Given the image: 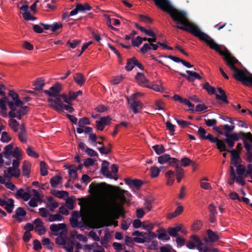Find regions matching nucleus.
Listing matches in <instances>:
<instances>
[{
    "instance_id": "obj_29",
    "label": "nucleus",
    "mask_w": 252,
    "mask_h": 252,
    "mask_svg": "<svg viewBox=\"0 0 252 252\" xmlns=\"http://www.w3.org/2000/svg\"><path fill=\"white\" fill-rule=\"evenodd\" d=\"M44 80L41 79H38L35 82L34 84V90L36 91L42 90L43 87L44 86Z\"/></svg>"
},
{
    "instance_id": "obj_46",
    "label": "nucleus",
    "mask_w": 252,
    "mask_h": 252,
    "mask_svg": "<svg viewBox=\"0 0 252 252\" xmlns=\"http://www.w3.org/2000/svg\"><path fill=\"white\" fill-rule=\"evenodd\" d=\"M90 122L87 117H83L80 119L78 122V126L80 127H84V125H90Z\"/></svg>"
},
{
    "instance_id": "obj_14",
    "label": "nucleus",
    "mask_w": 252,
    "mask_h": 252,
    "mask_svg": "<svg viewBox=\"0 0 252 252\" xmlns=\"http://www.w3.org/2000/svg\"><path fill=\"white\" fill-rule=\"evenodd\" d=\"M26 214V211L22 207H19L15 210V214L12 216V218L21 222L23 220L22 217H25Z\"/></svg>"
},
{
    "instance_id": "obj_20",
    "label": "nucleus",
    "mask_w": 252,
    "mask_h": 252,
    "mask_svg": "<svg viewBox=\"0 0 252 252\" xmlns=\"http://www.w3.org/2000/svg\"><path fill=\"white\" fill-rule=\"evenodd\" d=\"M137 59L135 57H133L130 59H127L126 64L125 66L126 70L129 71L133 69L134 67L136 65L137 63Z\"/></svg>"
},
{
    "instance_id": "obj_38",
    "label": "nucleus",
    "mask_w": 252,
    "mask_h": 252,
    "mask_svg": "<svg viewBox=\"0 0 252 252\" xmlns=\"http://www.w3.org/2000/svg\"><path fill=\"white\" fill-rule=\"evenodd\" d=\"M40 174L41 176H45L47 175L48 171L47 170V164L44 161H42L40 163Z\"/></svg>"
},
{
    "instance_id": "obj_8",
    "label": "nucleus",
    "mask_w": 252,
    "mask_h": 252,
    "mask_svg": "<svg viewBox=\"0 0 252 252\" xmlns=\"http://www.w3.org/2000/svg\"><path fill=\"white\" fill-rule=\"evenodd\" d=\"M75 6V8L70 11V15L74 16L79 12H84L86 10L90 11L92 9V7L88 3H85L84 4L76 3Z\"/></svg>"
},
{
    "instance_id": "obj_57",
    "label": "nucleus",
    "mask_w": 252,
    "mask_h": 252,
    "mask_svg": "<svg viewBox=\"0 0 252 252\" xmlns=\"http://www.w3.org/2000/svg\"><path fill=\"white\" fill-rule=\"evenodd\" d=\"M59 96L61 97L63 99L64 102L67 103L68 104L70 105L72 104V100L70 95L68 97L67 95L65 94H61L59 95Z\"/></svg>"
},
{
    "instance_id": "obj_19",
    "label": "nucleus",
    "mask_w": 252,
    "mask_h": 252,
    "mask_svg": "<svg viewBox=\"0 0 252 252\" xmlns=\"http://www.w3.org/2000/svg\"><path fill=\"white\" fill-rule=\"evenodd\" d=\"M218 91L220 94H216V98L218 100H221L226 103H228L229 102L227 99V96L225 92L221 88H218Z\"/></svg>"
},
{
    "instance_id": "obj_6",
    "label": "nucleus",
    "mask_w": 252,
    "mask_h": 252,
    "mask_svg": "<svg viewBox=\"0 0 252 252\" xmlns=\"http://www.w3.org/2000/svg\"><path fill=\"white\" fill-rule=\"evenodd\" d=\"M137 94H133L130 98H127L128 104L135 114L140 112L143 107V103L140 101L136 100Z\"/></svg>"
},
{
    "instance_id": "obj_47",
    "label": "nucleus",
    "mask_w": 252,
    "mask_h": 252,
    "mask_svg": "<svg viewBox=\"0 0 252 252\" xmlns=\"http://www.w3.org/2000/svg\"><path fill=\"white\" fill-rule=\"evenodd\" d=\"M246 172V167L243 164H239V165L236 167V173L238 175H242L245 174Z\"/></svg>"
},
{
    "instance_id": "obj_60",
    "label": "nucleus",
    "mask_w": 252,
    "mask_h": 252,
    "mask_svg": "<svg viewBox=\"0 0 252 252\" xmlns=\"http://www.w3.org/2000/svg\"><path fill=\"white\" fill-rule=\"evenodd\" d=\"M97 150L101 154L108 155L111 153V150L110 149L106 148L104 146L98 147Z\"/></svg>"
},
{
    "instance_id": "obj_39",
    "label": "nucleus",
    "mask_w": 252,
    "mask_h": 252,
    "mask_svg": "<svg viewBox=\"0 0 252 252\" xmlns=\"http://www.w3.org/2000/svg\"><path fill=\"white\" fill-rule=\"evenodd\" d=\"M63 217L59 214H50L48 220L50 222L55 221H61L63 220Z\"/></svg>"
},
{
    "instance_id": "obj_43",
    "label": "nucleus",
    "mask_w": 252,
    "mask_h": 252,
    "mask_svg": "<svg viewBox=\"0 0 252 252\" xmlns=\"http://www.w3.org/2000/svg\"><path fill=\"white\" fill-rule=\"evenodd\" d=\"M139 19L140 21L146 24H151L153 22V20L150 17L143 15H139Z\"/></svg>"
},
{
    "instance_id": "obj_48",
    "label": "nucleus",
    "mask_w": 252,
    "mask_h": 252,
    "mask_svg": "<svg viewBox=\"0 0 252 252\" xmlns=\"http://www.w3.org/2000/svg\"><path fill=\"white\" fill-rule=\"evenodd\" d=\"M12 155L15 158L21 159V149L18 147H16L14 150L12 151Z\"/></svg>"
},
{
    "instance_id": "obj_9",
    "label": "nucleus",
    "mask_w": 252,
    "mask_h": 252,
    "mask_svg": "<svg viewBox=\"0 0 252 252\" xmlns=\"http://www.w3.org/2000/svg\"><path fill=\"white\" fill-rule=\"evenodd\" d=\"M20 170L17 169L15 168L9 167L7 170L3 171V176L5 178L10 179L14 177L18 178L20 176Z\"/></svg>"
},
{
    "instance_id": "obj_50",
    "label": "nucleus",
    "mask_w": 252,
    "mask_h": 252,
    "mask_svg": "<svg viewBox=\"0 0 252 252\" xmlns=\"http://www.w3.org/2000/svg\"><path fill=\"white\" fill-rule=\"evenodd\" d=\"M142 37L140 36L136 37L135 39H132L131 41L132 45L134 47H139L142 43Z\"/></svg>"
},
{
    "instance_id": "obj_22",
    "label": "nucleus",
    "mask_w": 252,
    "mask_h": 252,
    "mask_svg": "<svg viewBox=\"0 0 252 252\" xmlns=\"http://www.w3.org/2000/svg\"><path fill=\"white\" fill-rule=\"evenodd\" d=\"M13 149V145L12 143L7 145L4 147L2 154L5 158L8 159L10 158V156L12 155Z\"/></svg>"
},
{
    "instance_id": "obj_7",
    "label": "nucleus",
    "mask_w": 252,
    "mask_h": 252,
    "mask_svg": "<svg viewBox=\"0 0 252 252\" xmlns=\"http://www.w3.org/2000/svg\"><path fill=\"white\" fill-rule=\"evenodd\" d=\"M142 233L143 234L141 236L142 238L134 237L133 241L138 243H144L145 242H149L152 239L157 237V234L152 231L142 232Z\"/></svg>"
},
{
    "instance_id": "obj_27",
    "label": "nucleus",
    "mask_w": 252,
    "mask_h": 252,
    "mask_svg": "<svg viewBox=\"0 0 252 252\" xmlns=\"http://www.w3.org/2000/svg\"><path fill=\"white\" fill-rule=\"evenodd\" d=\"M51 193L53 195L59 198H63L64 197L68 196V192L64 190H52Z\"/></svg>"
},
{
    "instance_id": "obj_41",
    "label": "nucleus",
    "mask_w": 252,
    "mask_h": 252,
    "mask_svg": "<svg viewBox=\"0 0 252 252\" xmlns=\"http://www.w3.org/2000/svg\"><path fill=\"white\" fill-rule=\"evenodd\" d=\"M150 171L151 176L152 178H156L158 177L160 172L159 168L156 166L151 167L150 168Z\"/></svg>"
},
{
    "instance_id": "obj_25",
    "label": "nucleus",
    "mask_w": 252,
    "mask_h": 252,
    "mask_svg": "<svg viewBox=\"0 0 252 252\" xmlns=\"http://www.w3.org/2000/svg\"><path fill=\"white\" fill-rule=\"evenodd\" d=\"M31 164L30 162L24 160L22 166V172L24 176L29 177L30 173Z\"/></svg>"
},
{
    "instance_id": "obj_30",
    "label": "nucleus",
    "mask_w": 252,
    "mask_h": 252,
    "mask_svg": "<svg viewBox=\"0 0 252 252\" xmlns=\"http://www.w3.org/2000/svg\"><path fill=\"white\" fill-rule=\"evenodd\" d=\"M170 159V156L168 154H164L158 158V161L160 164H163L165 163L168 162L169 160Z\"/></svg>"
},
{
    "instance_id": "obj_1",
    "label": "nucleus",
    "mask_w": 252,
    "mask_h": 252,
    "mask_svg": "<svg viewBox=\"0 0 252 252\" xmlns=\"http://www.w3.org/2000/svg\"><path fill=\"white\" fill-rule=\"evenodd\" d=\"M89 189L92 193L100 197H105L109 191H113V194L110 201H105L101 204L99 210L104 216L114 219H118L120 216L125 217L123 206L128 202L127 198L131 196L128 191L105 182H92L89 186Z\"/></svg>"
},
{
    "instance_id": "obj_31",
    "label": "nucleus",
    "mask_w": 252,
    "mask_h": 252,
    "mask_svg": "<svg viewBox=\"0 0 252 252\" xmlns=\"http://www.w3.org/2000/svg\"><path fill=\"white\" fill-rule=\"evenodd\" d=\"M153 150L155 151L156 153L160 155L165 152V149L163 145H155L152 147Z\"/></svg>"
},
{
    "instance_id": "obj_32",
    "label": "nucleus",
    "mask_w": 252,
    "mask_h": 252,
    "mask_svg": "<svg viewBox=\"0 0 252 252\" xmlns=\"http://www.w3.org/2000/svg\"><path fill=\"white\" fill-rule=\"evenodd\" d=\"M183 211V207L182 206H178L174 212L169 214L168 218L169 219H172L180 215Z\"/></svg>"
},
{
    "instance_id": "obj_37",
    "label": "nucleus",
    "mask_w": 252,
    "mask_h": 252,
    "mask_svg": "<svg viewBox=\"0 0 252 252\" xmlns=\"http://www.w3.org/2000/svg\"><path fill=\"white\" fill-rule=\"evenodd\" d=\"M42 244L45 246L47 249L52 250L53 249L54 244L51 242L50 240L47 238H44L42 239Z\"/></svg>"
},
{
    "instance_id": "obj_28",
    "label": "nucleus",
    "mask_w": 252,
    "mask_h": 252,
    "mask_svg": "<svg viewBox=\"0 0 252 252\" xmlns=\"http://www.w3.org/2000/svg\"><path fill=\"white\" fill-rule=\"evenodd\" d=\"M207 233L209 241L211 242H215L219 239V236L211 229H208Z\"/></svg>"
},
{
    "instance_id": "obj_51",
    "label": "nucleus",
    "mask_w": 252,
    "mask_h": 252,
    "mask_svg": "<svg viewBox=\"0 0 252 252\" xmlns=\"http://www.w3.org/2000/svg\"><path fill=\"white\" fill-rule=\"evenodd\" d=\"M140 31L149 36H154L155 32L151 29H146L144 27L140 28Z\"/></svg>"
},
{
    "instance_id": "obj_34",
    "label": "nucleus",
    "mask_w": 252,
    "mask_h": 252,
    "mask_svg": "<svg viewBox=\"0 0 252 252\" xmlns=\"http://www.w3.org/2000/svg\"><path fill=\"white\" fill-rule=\"evenodd\" d=\"M75 166L73 165H70L68 168V174L70 178L76 179L77 178V170L74 169Z\"/></svg>"
},
{
    "instance_id": "obj_18",
    "label": "nucleus",
    "mask_w": 252,
    "mask_h": 252,
    "mask_svg": "<svg viewBox=\"0 0 252 252\" xmlns=\"http://www.w3.org/2000/svg\"><path fill=\"white\" fill-rule=\"evenodd\" d=\"M73 79L76 83L80 86H83L86 81L84 75L81 73H76L74 74Z\"/></svg>"
},
{
    "instance_id": "obj_10",
    "label": "nucleus",
    "mask_w": 252,
    "mask_h": 252,
    "mask_svg": "<svg viewBox=\"0 0 252 252\" xmlns=\"http://www.w3.org/2000/svg\"><path fill=\"white\" fill-rule=\"evenodd\" d=\"M186 73L188 74V75H186L184 73L182 72H179V74L182 77L186 78L189 82H193L195 79L200 80L201 79L200 75L196 72L190 70H187Z\"/></svg>"
},
{
    "instance_id": "obj_49",
    "label": "nucleus",
    "mask_w": 252,
    "mask_h": 252,
    "mask_svg": "<svg viewBox=\"0 0 252 252\" xmlns=\"http://www.w3.org/2000/svg\"><path fill=\"white\" fill-rule=\"evenodd\" d=\"M165 125L166 129L171 132V135H173L174 134L173 132L175 130V126L172 124L169 121H167Z\"/></svg>"
},
{
    "instance_id": "obj_23",
    "label": "nucleus",
    "mask_w": 252,
    "mask_h": 252,
    "mask_svg": "<svg viewBox=\"0 0 252 252\" xmlns=\"http://www.w3.org/2000/svg\"><path fill=\"white\" fill-rule=\"evenodd\" d=\"M66 225L65 223L52 224L50 226V230L54 232H57L60 230L66 229Z\"/></svg>"
},
{
    "instance_id": "obj_12",
    "label": "nucleus",
    "mask_w": 252,
    "mask_h": 252,
    "mask_svg": "<svg viewBox=\"0 0 252 252\" xmlns=\"http://www.w3.org/2000/svg\"><path fill=\"white\" fill-rule=\"evenodd\" d=\"M109 162L106 160H103L101 165V174L110 179H114L115 180L117 179V178H114L112 174L108 170V166Z\"/></svg>"
},
{
    "instance_id": "obj_3",
    "label": "nucleus",
    "mask_w": 252,
    "mask_h": 252,
    "mask_svg": "<svg viewBox=\"0 0 252 252\" xmlns=\"http://www.w3.org/2000/svg\"><path fill=\"white\" fill-rule=\"evenodd\" d=\"M204 41L211 49L218 52L220 55L223 56V60L230 69L234 71V78L241 82L243 84L246 86L252 85V74L250 75L247 74L246 72L242 69L237 68L235 64L240 63L239 61L228 51L226 48L224 47V50H221V45L216 43L215 41L208 35V38L204 40H201Z\"/></svg>"
},
{
    "instance_id": "obj_16",
    "label": "nucleus",
    "mask_w": 252,
    "mask_h": 252,
    "mask_svg": "<svg viewBox=\"0 0 252 252\" xmlns=\"http://www.w3.org/2000/svg\"><path fill=\"white\" fill-rule=\"evenodd\" d=\"M244 147L247 151L246 154V160L249 163L252 162V144L251 143H245Z\"/></svg>"
},
{
    "instance_id": "obj_42",
    "label": "nucleus",
    "mask_w": 252,
    "mask_h": 252,
    "mask_svg": "<svg viewBox=\"0 0 252 252\" xmlns=\"http://www.w3.org/2000/svg\"><path fill=\"white\" fill-rule=\"evenodd\" d=\"M26 151L27 154L30 157L34 158H37L39 157L38 154L32 149L31 146H29Z\"/></svg>"
},
{
    "instance_id": "obj_35",
    "label": "nucleus",
    "mask_w": 252,
    "mask_h": 252,
    "mask_svg": "<svg viewBox=\"0 0 252 252\" xmlns=\"http://www.w3.org/2000/svg\"><path fill=\"white\" fill-rule=\"evenodd\" d=\"M62 177L57 175L50 179V184L52 188H55L59 184L61 183Z\"/></svg>"
},
{
    "instance_id": "obj_45",
    "label": "nucleus",
    "mask_w": 252,
    "mask_h": 252,
    "mask_svg": "<svg viewBox=\"0 0 252 252\" xmlns=\"http://www.w3.org/2000/svg\"><path fill=\"white\" fill-rule=\"evenodd\" d=\"M11 140V138L8 136V133L6 131H3L1 133L0 140L3 143H8Z\"/></svg>"
},
{
    "instance_id": "obj_53",
    "label": "nucleus",
    "mask_w": 252,
    "mask_h": 252,
    "mask_svg": "<svg viewBox=\"0 0 252 252\" xmlns=\"http://www.w3.org/2000/svg\"><path fill=\"white\" fill-rule=\"evenodd\" d=\"M151 49L150 44L148 43H144L143 46L140 48V52L143 54H145L148 51Z\"/></svg>"
},
{
    "instance_id": "obj_2",
    "label": "nucleus",
    "mask_w": 252,
    "mask_h": 252,
    "mask_svg": "<svg viewBox=\"0 0 252 252\" xmlns=\"http://www.w3.org/2000/svg\"><path fill=\"white\" fill-rule=\"evenodd\" d=\"M153 0L158 7L168 13L172 19L178 24L176 28L190 32L198 37L200 40L208 37V34L201 32L196 25L190 22L188 14L185 11L176 8L169 0Z\"/></svg>"
},
{
    "instance_id": "obj_56",
    "label": "nucleus",
    "mask_w": 252,
    "mask_h": 252,
    "mask_svg": "<svg viewBox=\"0 0 252 252\" xmlns=\"http://www.w3.org/2000/svg\"><path fill=\"white\" fill-rule=\"evenodd\" d=\"M167 232L170 236L173 237H177L178 236V232L174 227H168Z\"/></svg>"
},
{
    "instance_id": "obj_64",
    "label": "nucleus",
    "mask_w": 252,
    "mask_h": 252,
    "mask_svg": "<svg viewBox=\"0 0 252 252\" xmlns=\"http://www.w3.org/2000/svg\"><path fill=\"white\" fill-rule=\"evenodd\" d=\"M32 237L31 233L29 231H26L23 236V240L26 243H28L30 241V239Z\"/></svg>"
},
{
    "instance_id": "obj_63",
    "label": "nucleus",
    "mask_w": 252,
    "mask_h": 252,
    "mask_svg": "<svg viewBox=\"0 0 252 252\" xmlns=\"http://www.w3.org/2000/svg\"><path fill=\"white\" fill-rule=\"evenodd\" d=\"M39 215L43 218H46L50 216V213L44 208H40L39 209Z\"/></svg>"
},
{
    "instance_id": "obj_58",
    "label": "nucleus",
    "mask_w": 252,
    "mask_h": 252,
    "mask_svg": "<svg viewBox=\"0 0 252 252\" xmlns=\"http://www.w3.org/2000/svg\"><path fill=\"white\" fill-rule=\"evenodd\" d=\"M86 153L91 157H98V154L94 150L88 147H86L85 150Z\"/></svg>"
},
{
    "instance_id": "obj_44",
    "label": "nucleus",
    "mask_w": 252,
    "mask_h": 252,
    "mask_svg": "<svg viewBox=\"0 0 252 252\" xmlns=\"http://www.w3.org/2000/svg\"><path fill=\"white\" fill-rule=\"evenodd\" d=\"M97 136L95 134L93 133L90 134L89 136V141L94 146H95L97 144Z\"/></svg>"
},
{
    "instance_id": "obj_17",
    "label": "nucleus",
    "mask_w": 252,
    "mask_h": 252,
    "mask_svg": "<svg viewBox=\"0 0 252 252\" xmlns=\"http://www.w3.org/2000/svg\"><path fill=\"white\" fill-rule=\"evenodd\" d=\"M135 79L138 83L140 85H142L146 87L148 86L146 85V84L148 83V80L143 73L138 72L135 76Z\"/></svg>"
},
{
    "instance_id": "obj_26",
    "label": "nucleus",
    "mask_w": 252,
    "mask_h": 252,
    "mask_svg": "<svg viewBox=\"0 0 252 252\" xmlns=\"http://www.w3.org/2000/svg\"><path fill=\"white\" fill-rule=\"evenodd\" d=\"M157 232L158 234L157 235V237L158 239L164 241H168L170 239L169 236L165 233L164 229H158L157 230Z\"/></svg>"
},
{
    "instance_id": "obj_55",
    "label": "nucleus",
    "mask_w": 252,
    "mask_h": 252,
    "mask_svg": "<svg viewBox=\"0 0 252 252\" xmlns=\"http://www.w3.org/2000/svg\"><path fill=\"white\" fill-rule=\"evenodd\" d=\"M181 166L187 167L192 162V161L189 158L184 157L181 159Z\"/></svg>"
},
{
    "instance_id": "obj_36",
    "label": "nucleus",
    "mask_w": 252,
    "mask_h": 252,
    "mask_svg": "<svg viewBox=\"0 0 252 252\" xmlns=\"http://www.w3.org/2000/svg\"><path fill=\"white\" fill-rule=\"evenodd\" d=\"M154 199L152 197H148L145 199V208L148 211H150L152 208V203Z\"/></svg>"
},
{
    "instance_id": "obj_5",
    "label": "nucleus",
    "mask_w": 252,
    "mask_h": 252,
    "mask_svg": "<svg viewBox=\"0 0 252 252\" xmlns=\"http://www.w3.org/2000/svg\"><path fill=\"white\" fill-rule=\"evenodd\" d=\"M227 135L234 141H238L240 139H242L244 146L245 143H251L252 144V134L250 132H244L240 131L237 133L234 132L230 135Z\"/></svg>"
},
{
    "instance_id": "obj_59",
    "label": "nucleus",
    "mask_w": 252,
    "mask_h": 252,
    "mask_svg": "<svg viewBox=\"0 0 252 252\" xmlns=\"http://www.w3.org/2000/svg\"><path fill=\"white\" fill-rule=\"evenodd\" d=\"M99 119L101 122L104 126L109 124L112 120L109 116H107V117H100Z\"/></svg>"
},
{
    "instance_id": "obj_24",
    "label": "nucleus",
    "mask_w": 252,
    "mask_h": 252,
    "mask_svg": "<svg viewBox=\"0 0 252 252\" xmlns=\"http://www.w3.org/2000/svg\"><path fill=\"white\" fill-rule=\"evenodd\" d=\"M4 209L8 213H11L14 207V200L12 198H8L6 205H4Z\"/></svg>"
},
{
    "instance_id": "obj_54",
    "label": "nucleus",
    "mask_w": 252,
    "mask_h": 252,
    "mask_svg": "<svg viewBox=\"0 0 252 252\" xmlns=\"http://www.w3.org/2000/svg\"><path fill=\"white\" fill-rule=\"evenodd\" d=\"M175 170L176 173V176H181L184 177V170L180 166L177 165V166H175Z\"/></svg>"
},
{
    "instance_id": "obj_11",
    "label": "nucleus",
    "mask_w": 252,
    "mask_h": 252,
    "mask_svg": "<svg viewBox=\"0 0 252 252\" xmlns=\"http://www.w3.org/2000/svg\"><path fill=\"white\" fill-rule=\"evenodd\" d=\"M61 86L58 83L56 84L54 86H52L50 88V91L44 90V93L50 96L56 97L59 96L60 94L59 93L61 91Z\"/></svg>"
},
{
    "instance_id": "obj_15",
    "label": "nucleus",
    "mask_w": 252,
    "mask_h": 252,
    "mask_svg": "<svg viewBox=\"0 0 252 252\" xmlns=\"http://www.w3.org/2000/svg\"><path fill=\"white\" fill-rule=\"evenodd\" d=\"M198 134L201 139L202 140H208L210 142L213 138V136L210 133L207 135V131L206 130L202 127H199L198 130Z\"/></svg>"
},
{
    "instance_id": "obj_13",
    "label": "nucleus",
    "mask_w": 252,
    "mask_h": 252,
    "mask_svg": "<svg viewBox=\"0 0 252 252\" xmlns=\"http://www.w3.org/2000/svg\"><path fill=\"white\" fill-rule=\"evenodd\" d=\"M211 142L213 143H216L217 149L220 152H230V150L227 149L226 146L225 144V139L224 140H220L217 137H214Z\"/></svg>"
},
{
    "instance_id": "obj_62",
    "label": "nucleus",
    "mask_w": 252,
    "mask_h": 252,
    "mask_svg": "<svg viewBox=\"0 0 252 252\" xmlns=\"http://www.w3.org/2000/svg\"><path fill=\"white\" fill-rule=\"evenodd\" d=\"M63 25L62 23H58L57 22H55L53 25H51V29L52 32H55L58 29L62 28Z\"/></svg>"
},
{
    "instance_id": "obj_61",
    "label": "nucleus",
    "mask_w": 252,
    "mask_h": 252,
    "mask_svg": "<svg viewBox=\"0 0 252 252\" xmlns=\"http://www.w3.org/2000/svg\"><path fill=\"white\" fill-rule=\"evenodd\" d=\"M66 207L69 210H72L74 208V200L71 198H67L65 202Z\"/></svg>"
},
{
    "instance_id": "obj_33",
    "label": "nucleus",
    "mask_w": 252,
    "mask_h": 252,
    "mask_svg": "<svg viewBox=\"0 0 252 252\" xmlns=\"http://www.w3.org/2000/svg\"><path fill=\"white\" fill-rule=\"evenodd\" d=\"M203 88L209 94H216L215 88L210 86L208 82H206L203 85Z\"/></svg>"
},
{
    "instance_id": "obj_21",
    "label": "nucleus",
    "mask_w": 252,
    "mask_h": 252,
    "mask_svg": "<svg viewBox=\"0 0 252 252\" xmlns=\"http://www.w3.org/2000/svg\"><path fill=\"white\" fill-rule=\"evenodd\" d=\"M54 104H50L51 107L56 111H62V107L64 104L63 103L61 97L59 96L55 97Z\"/></svg>"
},
{
    "instance_id": "obj_4",
    "label": "nucleus",
    "mask_w": 252,
    "mask_h": 252,
    "mask_svg": "<svg viewBox=\"0 0 252 252\" xmlns=\"http://www.w3.org/2000/svg\"><path fill=\"white\" fill-rule=\"evenodd\" d=\"M8 95L13 99V101L8 102V105L11 110L8 112V116L10 118L21 120L23 116L28 114L30 108L24 106V102L20 99L19 95L13 91L9 90Z\"/></svg>"
},
{
    "instance_id": "obj_52",
    "label": "nucleus",
    "mask_w": 252,
    "mask_h": 252,
    "mask_svg": "<svg viewBox=\"0 0 252 252\" xmlns=\"http://www.w3.org/2000/svg\"><path fill=\"white\" fill-rule=\"evenodd\" d=\"M222 127L223 129L224 130V131H222V135L225 136L226 137H227V135H231V131L229 128V126L228 125H223L221 126Z\"/></svg>"
},
{
    "instance_id": "obj_40",
    "label": "nucleus",
    "mask_w": 252,
    "mask_h": 252,
    "mask_svg": "<svg viewBox=\"0 0 252 252\" xmlns=\"http://www.w3.org/2000/svg\"><path fill=\"white\" fill-rule=\"evenodd\" d=\"M190 239H191L194 242V243L196 244V248L200 252H201L200 247L202 245V243L199 238L194 235H192L190 236Z\"/></svg>"
}]
</instances>
